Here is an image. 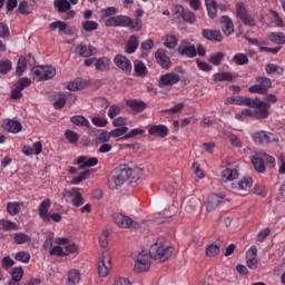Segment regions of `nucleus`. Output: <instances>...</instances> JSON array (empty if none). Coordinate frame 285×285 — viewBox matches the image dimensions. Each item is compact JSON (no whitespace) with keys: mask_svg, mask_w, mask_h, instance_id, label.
<instances>
[{"mask_svg":"<svg viewBox=\"0 0 285 285\" xmlns=\"http://www.w3.org/2000/svg\"><path fill=\"white\" fill-rule=\"evenodd\" d=\"M253 188V178L252 177H244L237 184V190H250Z\"/></svg>","mask_w":285,"mask_h":285,"instance_id":"obj_37","label":"nucleus"},{"mask_svg":"<svg viewBox=\"0 0 285 285\" xmlns=\"http://www.w3.org/2000/svg\"><path fill=\"white\" fill-rule=\"evenodd\" d=\"M99 164V159L97 157H88V156H80L77 159V165L79 166V170H83V168H92Z\"/></svg>","mask_w":285,"mask_h":285,"instance_id":"obj_19","label":"nucleus"},{"mask_svg":"<svg viewBox=\"0 0 285 285\" xmlns=\"http://www.w3.org/2000/svg\"><path fill=\"white\" fill-rule=\"evenodd\" d=\"M223 202L224 198L219 197L216 194L209 196L205 205L207 213H213V210H215V208H217V206H219V204H222Z\"/></svg>","mask_w":285,"mask_h":285,"instance_id":"obj_27","label":"nucleus"},{"mask_svg":"<svg viewBox=\"0 0 285 285\" xmlns=\"http://www.w3.org/2000/svg\"><path fill=\"white\" fill-rule=\"evenodd\" d=\"M30 252L20 250L14 255L16 262H20L21 264H30Z\"/></svg>","mask_w":285,"mask_h":285,"instance_id":"obj_41","label":"nucleus"},{"mask_svg":"<svg viewBox=\"0 0 285 285\" xmlns=\"http://www.w3.org/2000/svg\"><path fill=\"white\" fill-rule=\"evenodd\" d=\"M65 137L68 139L69 144H77V141H79V134L73 130H67Z\"/></svg>","mask_w":285,"mask_h":285,"instance_id":"obj_56","label":"nucleus"},{"mask_svg":"<svg viewBox=\"0 0 285 285\" xmlns=\"http://www.w3.org/2000/svg\"><path fill=\"white\" fill-rule=\"evenodd\" d=\"M112 269V257L110 252L105 250L98 258V275L99 277H108L110 271Z\"/></svg>","mask_w":285,"mask_h":285,"instance_id":"obj_7","label":"nucleus"},{"mask_svg":"<svg viewBox=\"0 0 285 285\" xmlns=\"http://www.w3.org/2000/svg\"><path fill=\"white\" fill-rule=\"evenodd\" d=\"M179 75L177 73L163 75L159 79L160 88H163V86H175V83H179Z\"/></svg>","mask_w":285,"mask_h":285,"instance_id":"obj_24","label":"nucleus"},{"mask_svg":"<svg viewBox=\"0 0 285 285\" xmlns=\"http://www.w3.org/2000/svg\"><path fill=\"white\" fill-rule=\"evenodd\" d=\"M114 63L119 68V70L126 72V75H130V72H132V62H130V60L124 55H117L114 58Z\"/></svg>","mask_w":285,"mask_h":285,"instance_id":"obj_15","label":"nucleus"},{"mask_svg":"<svg viewBox=\"0 0 285 285\" xmlns=\"http://www.w3.org/2000/svg\"><path fill=\"white\" fill-rule=\"evenodd\" d=\"M110 137H112L110 135V131L108 132L107 130L101 131L98 137L96 138V144H108V141H110Z\"/></svg>","mask_w":285,"mask_h":285,"instance_id":"obj_52","label":"nucleus"},{"mask_svg":"<svg viewBox=\"0 0 285 285\" xmlns=\"http://www.w3.org/2000/svg\"><path fill=\"white\" fill-rule=\"evenodd\" d=\"M127 106L135 112H144L146 110V102L141 100H127Z\"/></svg>","mask_w":285,"mask_h":285,"instance_id":"obj_34","label":"nucleus"},{"mask_svg":"<svg viewBox=\"0 0 285 285\" xmlns=\"http://www.w3.org/2000/svg\"><path fill=\"white\" fill-rule=\"evenodd\" d=\"M11 238L13 239V243L18 245L30 244V242H32V237H30V235L21 232L13 233Z\"/></svg>","mask_w":285,"mask_h":285,"instance_id":"obj_29","label":"nucleus"},{"mask_svg":"<svg viewBox=\"0 0 285 285\" xmlns=\"http://www.w3.org/2000/svg\"><path fill=\"white\" fill-rule=\"evenodd\" d=\"M112 220L118 226V228H125L129 230H139V228H141V224L130 218V216H126L124 214L115 213L112 215Z\"/></svg>","mask_w":285,"mask_h":285,"instance_id":"obj_6","label":"nucleus"},{"mask_svg":"<svg viewBox=\"0 0 285 285\" xmlns=\"http://www.w3.org/2000/svg\"><path fill=\"white\" fill-rule=\"evenodd\" d=\"M1 266L4 268V271L12 268V266H14V259H12L10 256H4L1 261Z\"/></svg>","mask_w":285,"mask_h":285,"instance_id":"obj_64","label":"nucleus"},{"mask_svg":"<svg viewBox=\"0 0 285 285\" xmlns=\"http://www.w3.org/2000/svg\"><path fill=\"white\" fill-rule=\"evenodd\" d=\"M32 83V80L30 78H20L17 82V87L20 90H26V88L30 87V85Z\"/></svg>","mask_w":285,"mask_h":285,"instance_id":"obj_61","label":"nucleus"},{"mask_svg":"<svg viewBox=\"0 0 285 285\" xmlns=\"http://www.w3.org/2000/svg\"><path fill=\"white\" fill-rule=\"evenodd\" d=\"M214 81H233V73L226 71L215 73Z\"/></svg>","mask_w":285,"mask_h":285,"instance_id":"obj_49","label":"nucleus"},{"mask_svg":"<svg viewBox=\"0 0 285 285\" xmlns=\"http://www.w3.org/2000/svg\"><path fill=\"white\" fill-rule=\"evenodd\" d=\"M178 52L179 55H183V57L195 59V57H197V47L188 40H183L178 47Z\"/></svg>","mask_w":285,"mask_h":285,"instance_id":"obj_14","label":"nucleus"},{"mask_svg":"<svg viewBox=\"0 0 285 285\" xmlns=\"http://www.w3.org/2000/svg\"><path fill=\"white\" fill-rule=\"evenodd\" d=\"M150 259H153V256H150V252L141 250V253L137 255L135 262V273H146V271H150Z\"/></svg>","mask_w":285,"mask_h":285,"instance_id":"obj_9","label":"nucleus"},{"mask_svg":"<svg viewBox=\"0 0 285 285\" xmlns=\"http://www.w3.org/2000/svg\"><path fill=\"white\" fill-rule=\"evenodd\" d=\"M62 197L71 199V204L76 208H79V206H83L85 204L83 195H81V191L77 187H72L71 189H63Z\"/></svg>","mask_w":285,"mask_h":285,"instance_id":"obj_12","label":"nucleus"},{"mask_svg":"<svg viewBox=\"0 0 285 285\" xmlns=\"http://www.w3.org/2000/svg\"><path fill=\"white\" fill-rule=\"evenodd\" d=\"M77 52L80 55V57H92L97 55V48L92 47L91 45H78L76 47Z\"/></svg>","mask_w":285,"mask_h":285,"instance_id":"obj_25","label":"nucleus"},{"mask_svg":"<svg viewBox=\"0 0 285 285\" xmlns=\"http://www.w3.org/2000/svg\"><path fill=\"white\" fill-rule=\"evenodd\" d=\"M0 226L2 230H19V225L12 220L0 219Z\"/></svg>","mask_w":285,"mask_h":285,"instance_id":"obj_40","label":"nucleus"},{"mask_svg":"<svg viewBox=\"0 0 285 285\" xmlns=\"http://www.w3.org/2000/svg\"><path fill=\"white\" fill-rule=\"evenodd\" d=\"M27 68H28V61L26 60V58L23 56H21L18 59V63L16 67V73L18 75V77H21V75H23V72H26Z\"/></svg>","mask_w":285,"mask_h":285,"instance_id":"obj_45","label":"nucleus"},{"mask_svg":"<svg viewBox=\"0 0 285 285\" xmlns=\"http://www.w3.org/2000/svg\"><path fill=\"white\" fill-rule=\"evenodd\" d=\"M265 72H267V75H284V68L275 63H268L265 67Z\"/></svg>","mask_w":285,"mask_h":285,"instance_id":"obj_46","label":"nucleus"},{"mask_svg":"<svg viewBox=\"0 0 285 285\" xmlns=\"http://www.w3.org/2000/svg\"><path fill=\"white\" fill-rule=\"evenodd\" d=\"M250 161L257 173H266V166L275 167V158L264 153H256L252 156Z\"/></svg>","mask_w":285,"mask_h":285,"instance_id":"obj_4","label":"nucleus"},{"mask_svg":"<svg viewBox=\"0 0 285 285\" xmlns=\"http://www.w3.org/2000/svg\"><path fill=\"white\" fill-rule=\"evenodd\" d=\"M141 26H144V23L139 18L132 20L128 16H118V28H130V30L139 32V30H141Z\"/></svg>","mask_w":285,"mask_h":285,"instance_id":"obj_11","label":"nucleus"},{"mask_svg":"<svg viewBox=\"0 0 285 285\" xmlns=\"http://www.w3.org/2000/svg\"><path fill=\"white\" fill-rule=\"evenodd\" d=\"M233 61L236 63V66H246V63H248V56L245 53H236L233 57Z\"/></svg>","mask_w":285,"mask_h":285,"instance_id":"obj_50","label":"nucleus"},{"mask_svg":"<svg viewBox=\"0 0 285 285\" xmlns=\"http://www.w3.org/2000/svg\"><path fill=\"white\" fill-rule=\"evenodd\" d=\"M203 37L205 39H208V41H222V39H224L219 30H210V29H204Z\"/></svg>","mask_w":285,"mask_h":285,"instance_id":"obj_30","label":"nucleus"},{"mask_svg":"<svg viewBox=\"0 0 285 285\" xmlns=\"http://www.w3.org/2000/svg\"><path fill=\"white\" fill-rule=\"evenodd\" d=\"M70 121L75 126H85L86 128H90V121H88V118L83 116H73L70 118Z\"/></svg>","mask_w":285,"mask_h":285,"instance_id":"obj_42","label":"nucleus"},{"mask_svg":"<svg viewBox=\"0 0 285 285\" xmlns=\"http://www.w3.org/2000/svg\"><path fill=\"white\" fill-rule=\"evenodd\" d=\"M71 94H60L58 99L55 101L53 107L56 108V110H61V108H63L66 106V99H68V97H71Z\"/></svg>","mask_w":285,"mask_h":285,"instance_id":"obj_47","label":"nucleus"},{"mask_svg":"<svg viewBox=\"0 0 285 285\" xmlns=\"http://www.w3.org/2000/svg\"><path fill=\"white\" fill-rule=\"evenodd\" d=\"M246 264L250 268V271L257 269V246L253 245L246 253Z\"/></svg>","mask_w":285,"mask_h":285,"instance_id":"obj_17","label":"nucleus"},{"mask_svg":"<svg viewBox=\"0 0 285 285\" xmlns=\"http://www.w3.org/2000/svg\"><path fill=\"white\" fill-rule=\"evenodd\" d=\"M130 177H132V169L130 167L122 166L116 168L109 177V188H120V186H124Z\"/></svg>","mask_w":285,"mask_h":285,"instance_id":"obj_2","label":"nucleus"},{"mask_svg":"<svg viewBox=\"0 0 285 285\" xmlns=\"http://www.w3.org/2000/svg\"><path fill=\"white\" fill-rule=\"evenodd\" d=\"M205 6L210 19H215V17H217V8H219V10H226V6H217V1L215 0H205Z\"/></svg>","mask_w":285,"mask_h":285,"instance_id":"obj_23","label":"nucleus"},{"mask_svg":"<svg viewBox=\"0 0 285 285\" xmlns=\"http://www.w3.org/2000/svg\"><path fill=\"white\" fill-rule=\"evenodd\" d=\"M2 127L7 130V132H12L17 135V132H21L23 126L19 122V120L7 119L2 124Z\"/></svg>","mask_w":285,"mask_h":285,"instance_id":"obj_21","label":"nucleus"},{"mask_svg":"<svg viewBox=\"0 0 285 285\" xmlns=\"http://www.w3.org/2000/svg\"><path fill=\"white\" fill-rule=\"evenodd\" d=\"M226 106H257V101H253L252 98H244L242 96L230 97L225 100Z\"/></svg>","mask_w":285,"mask_h":285,"instance_id":"obj_16","label":"nucleus"},{"mask_svg":"<svg viewBox=\"0 0 285 285\" xmlns=\"http://www.w3.org/2000/svg\"><path fill=\"white\" fill-rule=\"evenodd\" d=\"M53 6L55 8H57L58 12L60 13L68 12V10L72 8L68 0H55Z\"/></svg>","mask_w":285,"mask_h":285,"instance_id":"obj_38","label":"nucleus"},{"mask_svg":"<svg viewBox=\"0 0 285 285\" xmlns=\"http://www.w3.org/2000/svg\"><path fill=\"white\" fill-rule=\"evenodd\" d=\"M138 48L139 38L136 35L130 36V38L127 40L125 52H127V55H134V52H136Z\"/></svg>","mask_w":285,"mask_h":285,"instance_id":"obj_26","label":"nucleus"},{"mask_svg":"<svg viewBox=\"0 0 285 285\" xmlns=\"http://www.w3.org/2000/svg\"><path fill=\"white\" fill-rule=\"evenodd\" d=\"M224 57H226V53H224L223 51L217 52L215 55L209 56L208 62L212 63V66H222Z\"/></svg>","mask_w":285,"mask_h":285,"instance_id":"obj_44","label":"nucleus"},{"mask_svg":"<svg viewBox=\"0 0 285 285\" xmlns=\"http://www.w3.org/2000/svg\"><path fill=\"white\" fill-rule=\"evenodd\" d=\"M177 37L174 35H169L165 37V46L166 48L173 49L177 47Z\"/></svg>","mask_w":285,"mask_h":285,"instance_id":"obj_55","label":"nucleus"},{"mask_svg":"<svg viewBox=\"0 0 285 285\" xmlns=\"http://www.w3.org/2000/svg\"><path fill=\"white\" fill-rule=\"evenodd\" d=\"M156 61L157 63H159V66H161V68H165L166 70H168V68H170V58L168 57V55H166V50L164 49H158L156 51Z\"/></svg>","mask_w":285,"mask_h":285,"instance_id":"obj_22","label":"nucleus"},{"mask_svg":"<svg viewBox=\"0 0 285 285\" xmlns=\"http://www.w3.org/2000/svg\"><path fill=\"white\" fill-rule=\"evenodd\" d=\"M88 175H90V170H85V171L80 173L78 176L72 178L71 184L73 186H77V185L81 184V181H86V179H88Z\"/></svg>","mask_w":285,"mask_h":285,"instance_id":"obj_51","label":"nucleus"},{"mask_svg":"<svg viewBox=\"0 0 285 285\" xmlns=\"http://www.w3.org/2000/svg\"><path fill=\"white\" fill-rule=\"evenodd\" d=\"M21 206H23V203L9 202L7 204V213H9L11 217H14V215H19V213H21Z\"/></svg>","mask_w":285,"mask_h":285,"instance_id":"obj_36","label":"nucleus"},{"mask_svg":"<svg viewBox=\"0 0 285 285\" xmlns=\"http://www.w3.org/2000/svg\"><path fill=\"white\" fill-rule=\"evenodd\" d=\"M100 14H102V19H106L107 17H114V14H117V8L108 7L106 9H101Z\"/></svg>","mask_w":285,"mask_h":285,"instance_id":"obj_62","label":"nucleus"},{"mask_svg":"<svg viewBox=\"0 0 285 285\" xmlns=\"http://www.w3.org/2000/svg\"><path fill=\"white\" fill-rule=\"evenodd\" d=\"M248 14V10L246 9V6L242 2H238L236 4V16L238 17V19H243L245 17H247Z\"/></svg>","mask_w":285,"mask_h":285,"instance_id":"obj_53","label":"nucleus"},{"mask_svg":"<svg viewBox=\"0 0 285 285\" xmlns=\"http://www.w3.org/2000/svg\"><path fill=\"white\" fill-rule=\"evenodd\" d=\"M197 206H199V200L197 198H190L185 206V210L187 213H194V210H197Z\"/></svg>","mask_w":285,"mask_h":285,"instance_id":"obj_54","label":"nucleus"},{"mask_svg":"<svg viewBox=\"0 0 285 285\" xmlns=\"http://www.w3.org/2000/svg\"><path fill=\"white\" fill-rule=\"evenodd\" d=\"M81 282V272L79 269H70L67 274V285H79Z\"/></svg>","mask_w":285,"mask_h":285,"instance_id":"obj_28","label":"nucleus"},{"mask_svg":"<svg viewBox=\"0 0 285 285\" xmlns=\"http://www.w3.org/2000/svg\"><path fill=\"white\" fill-rule=\"evenodd\" d=\"M81 27L85 32H95L99 29V23L94 20H86L81 22Z\"/></svg>","mask_w":285,"mask_h":285,"instance_id":"obj_39","label":"nucleus"},{"mask_svg":"<svg viewBox=\"0 0 285 285\" xmlns=\"http://www.w3.org/2000/svg\"><path fill=\"white\" fill-rule=\"evenodd\" d=\"M222 177L225 181H234V179L239 177V171L237 169L226 168L222 171Z\"/></svg>","mask_w":285,"mask_h":285,"instance_id":"obj_35","label":"nucleus"},{"mask_svg":"<svg viewBox=\"0 0 285 285\" xmlns=\"http://www.w3.org/2000/svg\"><path fill=\"white\" fill-rule=\"evenodd\" d=\"M148 134L151 137L164 139V137H168V127L166 125H151L148 127Z\"/></svg>","mask_w":285,"mask_h":285,"instance_id":"obj_18","label":"nucleus"},{"mask_svg":"<svg viewBox=\"0 0 285 285\" xmlns=\"http://www.w3.org/2000/svg\"><path fill=\"white\" fill-rule=\"evenodd\" d=\"M48 210H50V199L47 198L42 200L38 207L39 217L40 219H42L45 224H50V222H55L56 224H59V222H61V219L63 218L61 214L59 213L50 214L48 213Z\"/></svg>","mask_w":285,"mask_h":285,"instance_id":"obj_5","label":"nucleus"},{"mask_svg":"<svg viewBox=\"0 0 285 285\" xmlns=\"http://www.w3.org/2000/svg\"><path fill=\"white\" fill-rule=\"evenodd\" d=\"M149 255L151 259L166 262L167 259H170V256L173 255V247H164V238H159L154 245L150 246Z\"/></svg>","mask_w":285,"mask_h":285,"instance_id":"obj_3","label":"nucleus"},{"mask_svg":"<svg viewBox=\"0 0 285 285\" xmlns=\"http://www.w3.org/2000/svg\"><path fill=\"white\" fill-rule=\"evenodd\" d=\"M269 12H271V14H272V17L274 19L275 26L277 28H284L285 27L284 19H282L279 17V13L277 11H275V10H271Z\"/></svg>","mask_w":285,"mask_h":285,"instance_id":"obj_57","label":"nucleus"},{"mask_svg":"<svg viewBox=\"0 0 285 285\" xmlns=\"http://www.w3.org/2000/svg\"><path fill=\"white\" fill-rule=\"evenodd\" d=\"M50 255H55L56 257H68V253L63 250L61 246H55L50 249Z\"/></svg>","mask_w":285,"mask_h":285,"instance_id":"obj_58","label":"nucleus"},{"mask_svg":"<svg viewBox=\"0 0 285 285\" xmlns=\"http://www.w3.org/2000/svg\"><path fill=\"white\" fill-rule=\"evenodd\" d=\"M268 39L272 43L276 46H284L285 45V35L284 32H269Z\"/></svg>","mask_w":285,"mask_h":285,"instance_id":"obj_33","label":"nucleus"},{"mask_svg":"<svg viewBox=\"0 0 285 285\" xmlns=\"http://www.w3.org/2000/svg\"><path fill=\"white\" fill-rule=\"evenodd\" d=\"M111 137L117 138V137H124L126 132H128V127H120L116 128L109 131Z\"/></svg>","mask_w":285,"mask_h":285,"instance_id":"obj_63","label":"nucleus"},{"mask_svg":"<svg viewBox=\"0 0 285 285\" xmlns=\"http://www.w3.org/2000/svg\"><path fill=\"white\" fill-rule=\"evenodd\" d=\"M95 67H96V70L106 72V70L110 69V59L108 57L98 58L96 60Z\"/></svg>","mask_w":285,"mask_h":285,"instance_id":"obj_32","label":"nucleus"},{"mask_svg":"<svg viewBox=\"0 0 285 285\" xmlns=\"http://www.w3.org/2000/svg\"><path fill=\"white\" fill-rule=\"evenodd\" d=\"M219 252L220 247L215 243L207 245L205 249V254L207 255V257H217V255H219Z\"/></svg>","mask_w":285,"mask_h":285,"instance_id":"obj_43","label":"nucleus"},{"mask_svg":"<svg viewBox=\"0 0 285 285\" xmlns=\"http://www.w3.org/2000/svg\"><path fill=\"white\" fill-rule=\"evenodd\" d=\"M252 101H256L255 106H249L252 109H244L242 112L236 114V119L239 121H244V117H254L255 119H266L268 118V110L271 108V104L266 101H262L258 98L252 99Z\"/></svg>","mask_w":285,"mask_h":285,"instance_id":"obj_1","label":"nucleus"},{"mask_svg":"<svg viewBox=\"0 0 285 285\" xmlns=\"http://www.w3.org/2000/svg\"><path fill=\"white\" fill-rule=\"evenodd\" d=\"M256 82H257L256 85L250 86L248 88L249 92L256 94V95H266V92H268V89L273 86L271 78H266V77L256 78Z\"/></svg>","mask_w":285,"mask_h":285,"instance_id":"obj_10","label":"nucleus"},{"mask_svg":"<svg viewBox=\"0 0 285 285\" xmlns=\"http://www.w3.org/2000/svg\"><path fill=\"white\" fill-rule=\"evenodd\" d=\"M120 114H121V107L117 105L110 106L107 112L109 119H115V117H117Z\"/></svg>","mask_w":285,"mask_h":285,"instance_id":"obj_59","label":"nucleus"},{"mask_svg":"<svg viewBox=\"0 0 285 285\" xmlns=\"http://www.w3.org/2000/svg\"><path fill=\"white\" fill-rule=\"evenodd\" d=\"M38 81H48L57 75V69L52 66H36L31 69Z\"/></svg>","mask_w":285,"mask_h":285,"instance_id":"obj_8","label":"nucleus"},{"mask_svg":"<svg viewBox=\"0 0 285 285\" xmlns=\"http://www.w3.org/2000/svg\"><path fill=\"white\" fill-rule=\"evenodd\" d=\"M252 139L256 144H271L273 141H279L277 135L265 130L255 131L254 134H252Z\"/></svg>","mask_w":285,"mask_h":285,"instance_id":"obj_13","label":"nucleus"},{"mask_svg":"<svg viewBox=\"0 0 285 285\" xmlns=\"http://www.w3.org/2000/svg\"><path fill=\"white\" fill-rule=\"evenodd\" d=\"M220 26H222V30H223L224 35H226V37H230V35H233V32H235V24L233 23V19H230V17H228V16H223L220 18Z\"/></svg>","mask_w":285,"mask_h":285,"instance_id":"obj_20","label":"nucleus"},{"mask_svg":"<svg viewBox=\"0 0 285 285\" xmlns=\"http://www.w3.org/2000/svg\"><path fill=\"white\" fill-rule=\"evenodd\" d=\"M108 237H110V232H108V229L102 230L99 237V245L101 248H106V246H108Z\"/></svg>","mask_w":285,"mask_h":285,"instance_id":"obj_60","label":"nucleus"},{"mask_svg":"<svg viewBox=\"0 0 285 285\" xmlns=\"http://www.w3.org/2000/svg\"><path fill=\"white\" fill-rule=\"evenodd\" d=\"M134 70L136 77H146L148 75V68H146V65L141 60L134 61Z\"/></svg>","mask_w":285,"mask_h":285,"instance_id":"obj_31","label":"nucleus"},{"mask_svg":"<svg viewBox=\"0 0 285 285\" xmlns=\"http://www.w3.org/2000/svg\"><path fill=\"white\" fill-rule=\"evenodd\" d=\"M12 70V61L10 59L0 60V75H8Z\"/></svg>","mask_w":285,"mask_h":285,"instance_id":"obj_48","label":"nucleus"}]
</instances>
